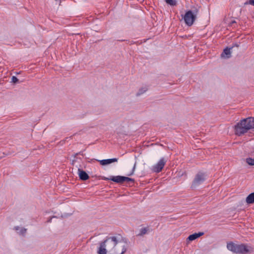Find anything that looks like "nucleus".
I'll return each mask as SVG.
<instances>
[{
  "mask_svg": "<svg viewBox=\"0 0 254 254\" xmlns=\"http://www.w3.org/2000/svg\"><path fill=\"white\" fill-rule=\"evenodd\" d=\"M119 243L118 236L107 237L100 243L98 254H124L127 251L126 247L123 246L122 252L120 253L117 250V245Z\"/></svg>",
  "mask_w": 254,
  "mask_h": 254,
  "instance_id": "1",
  "label": "nucleus"
},
{
  "mask_svg": "<svg viewBox=\"0 0 254 254\" xmlns=\"http://www.w3.org/2000/svg\"><path fill=\"white\" fill-rule=\"evenodd\" d=\"M254 129V117H249L242 120L234 127L235 134L238 136L243 135L250 129Z\"/></svg>",
  "mask_w": 254,
  "mask_h": 254,
  "instance_id": "2",
  "label": "nucleus"
},
{
  "mask_svg": "<svg viewBox=\"0 0 254 254\" xmlns=\"http://www.w3.org/2000/svg\"><path fill=\"white\" fill-rule=\"evenodd\" d=\"M227 249L236 254H246L249 252L248 247L245 244L238 245L233 242H229L227 245Z\"/></svg>",
  "mask_w": 254,
  "mask_h": 254,
  "instance_id": "3",
  "label": "nucleus"
},
{
  "mask_svg": "<svg viewBox=\"0 0 254 254\" xmlns=\"http://www.w3.org/2000/svg\"><path fill=\"white\" fill-rule=\"evenodd\" d=\"M206 175L204 173L199 172L195 176V177L192 182L191 188H195L196 187L201 185L206 179Z\"/></svg>",
  "mask_w": 254,
  "mask_h": 254,
  "instance_id": "4",
  "label": "nucleus"
},
{
  "mask_svg": "<svg viewBox=\"0 0 254 254\" xmlns=\"http://www.w3.org/2000/svg\"><path fill=\"white\" fill-rule=\"evenodd\" d=\"M105 180H111L119 184H123L125 182H131L132 183L134 182V179L132 178L121 176H112L110 178H105Z\"/></svg>",
  "mask_w": 254,
  "mask_h": 254,
  "instance_id": "5",
  "label": "nucleus"
},
{
  "mask_svg": "<svg viewBox=\"0 0 254 254\" xmlns=\"http://www.w3.org/2000/svg\"><path fill=\"white\" fill-rule=\"evenodd\" d=\"M183 18L184 19L185 23L189 26H191L195 20L196 17H195L191 11H188L184 15Z\"/></svg>",
  "mask_w": 254,
  "mask_h": 254,
  "instance_id": "6",
  "label": "nucleus"
},
{
  "mask_svg": "<svg viewBox=\"0 0 254 254\" xmlns=\"http://www.w3.org/2000/svg\"><path fill=\"white\" fill-rule=\"evenodd\" d=\"M167 160L164 158H161L158 163L152 168V171L155 173L160 172L164 167Z\"/></svg>",
  "mask_w": 254,
  "mask_h": 254,
  "instance_id": "7",
  "label": "nucleus"
},
{
  "mask_svg": "<svg viewBox=\"0 0 254 254\" xmlns=\"http://www.w3.org/2000/svg\"><path fill=\"white\" fill-rule=\"evenodd\" d=\"M78 174L79 177V178L83 181H86L88 179L89 176L83 170L78 169Z\"/></svg>",
  "mask_w": 254,
  "mask_h": 254,
  "instance_id": "8",
  "label": "nucleus"
},
{
  "mask_svg": "<svg viewBox=\"0 0 254 254\" xmlns=\"http://www.w3.org/2000/svg\"><path fill=\"white\" fill-rule=\"evenodd\" d=\"M117 158H112V159H104L100 160V163L101 165H106L109 164H111L113 162H117Z\"/></svg>",
  "mask_w": 254,
  "mask_h": 254,
  "instance_id": "9",
  "label": "nucleus"
},
{
  "mask_svg": "<svg viewBox=\"0 0 254 254\" xmlns=\"http://www.w3.org/2000/svg\"><path fill=\"white\" fill-rule=\"evenodd\" d=\"M204 235V233L203 232H199L198 233H194L193 234H191L190 235L188 238H187V239L190 241H193L195 239H196L197 238H199V237L202 236Z\"/></svg>",
  "mask_w": 254,
  "mask_h": 254,
  "instance_id": "10",
  "label": "nucleus"
},
{
  "mask_svg": "<svg viewBox=\"0 0 254 254\" xmlns=\"http://www.w3.org/2000/svg\"><path fill=\"white\" fill-rule=\"evenodd\" d=\"M232 48H225L222 53L221 54V57L224 58H229L231 57V49Z\"/></svg>",
  "mask_w": 254,
  "mask_h": 254,
  "instance_id": "11",
  "label": "nucleus"
},
{
  "mask_svg": "<svg viewBox=\"0 0 254 254\" xmlns=\"http://www.w3.org/2000/svg\"><path fill=\"white\" fill-rule=\"evenodd\" d=\"M246 202L248 204L254 203V192L251 193L247 197Z\"/></svg>",
  "mask_w": 254,
  "mask_h": 254,
  "instance_id": "12",
  "label": "nucleus"
},
{
  "mask_svg": "<svg viewBox=\"0 0 254 254\" xmlns=\"http://www.w3.org/2000/svg\"><path fill=\"white\" fill-rule=\"evenodd\" d=\"M14 229L17 231V233L20 235H24L27 231V229L24 228H20L19 226L14 227Z\"/></svg>",
  "mask_w": 254,
  "mask_h": 254,
  "instance_id": "13",
  "label": "nucleus"
},
{
  "mask_svg": "<svg viewBox=\"0 0 254 254\" xmlns=\"http://www.w3.org/2000/svg\"><path fill=\"white\" fill-rule=\"evenodd\" d=\"M200 6L198 5L194 6L191 7V9L189 10V11H191V13H193V15H194L195 17L197 16L199 9Z\"/></svg>",
  "mask_w": 254,
  "mask_h": 254,
  "instance_id": "14",
  "label": "nucleus"
},
{
  "mask_svg": "<svg viewBox=\"0 0 254 254\" xmlns=\"http://www.w3.org/2000/svg\"><path fill=\"white\" fill-rule=\"evenodd\" d=\"M149 230L148 227H144L140 229L139 233L137 236H142L147 233Z\"/></svg>",
  "mask_w": 254,
  "mask_h": 254,
  "instance_id": "15",
  "label": "nucleus"
},
{
  "mask_svg": "<svg viewBox=\"0 0 254 254\" xmlns=\"http://www.w3.org/2000/svg\"><path fill=\"white\" fill-rule=\"evenodd\" d=\"M148 88L146 86L142 87L140 88L138 91V92L136 93V96H139L144 93H145L147 90Z\"/></svg>",
  "mask_w": 254,
  "mask_h": 254,
  "instance_id": "16",
  "label": "nucleus"
},
{
  "mask_svg": "<svg viewBox=\"0 0 254 254\" xmlns=\"http://www.w3.org/2000/svg\"><path fill=\"white\" fill-rule=\"evenodd\" d=\"M246 162L250 165H254V157L253 158L250 157L247 158Z\"/></svg>",
  "mask_w": 254,
  "mask_h": 254,
  "instance_id": "17",
  "label": "nucleus"
},
{
  "mask_svg": "<svg viewBox=\"0 0 254 254\" xmlns=\"http://www.w3.org/2000/svg\"><path fill=\"white\" fill-rule=\"evenodd\" d=\"M165 1L167 4L171 6L176 5L177 4L176 0H165Z\"/></svg>",
  "mask_w": 254,
  "mask_h": 254,
  "instance_id": "18",
  "label": "nucleus"
},
{
  "mask_svg": "<svg viewBox=\"0 0 254 254\" xmlns=\"http://www.w3.org/2000/svg\"><path fill=\"white\" fill-rule=\"evenodd\" d=\"M11 81L14 83H16L18 81V79L16 76H13L11 78Z\"/></svg>",
  "mask_w": 254,
  "mask_h": 254,
  "instance_id": "19",
  "label": "nucleus"
},
{
  "mask_svg": "<svg viewBox=\"0 0 254 254\" xmlns=\"http://www.w3.org/2000/svg\"><path fill=\"white\" fill-rule=\"evenodd\" d=\"M245 4H250L254 6V0H249V1L246 2Z\"/></svg>",
  "mask_w": 254,
  "mask_h": 254,
  "instance_id": "20",
  "label": "nucleus"
},
{
  "mask_svg": "<svg viewBox=\"0 0 254 254\" xmlns=\"http://www.w3.org/2000/svg\"><path fill=\"white\" fill-rule=\"evenodd\" d=\"M135 164L134 165V166H133V167L132 168L131 172L130 174H128L127 175L128 176L132 175L133 174V173H134V171L135 170Z\"/></svg>",
  "mask_w": 254,
  "mask_h": 254,
  "instance_id": "21",
  "label": "nucleus"
},
{
  "mask_svg": "<svg viewBox=\"0 0 254 254\" xmlns=\"http://www.w3.org/2000/svg\"><path fill=\"white\" fill-rule=\"evenodd\" d=\"M236 23V21L235 20H232L230 23V24L231 26H233L234 24Z\"/></svg>",
  "mask_w": 254,
  "mask_h": 254,
  "instance_id": "22",
  "label": "nucleus"
},
{
  "mask_svg": "<svg viewBox=\"0 0 254 254\" xmlns=\"http://www.w3.org/2000/svg\"><path fill=\"white\" fill-rule=\"evenodd\" d=\"M52 218H51L48 221V222H50L51 221Z\"/></svg>",
  "mask_w": 254,
  "mask_h": 254,
  "instance_id": "23",
  "label": "nucleus"
}]
</instances>
